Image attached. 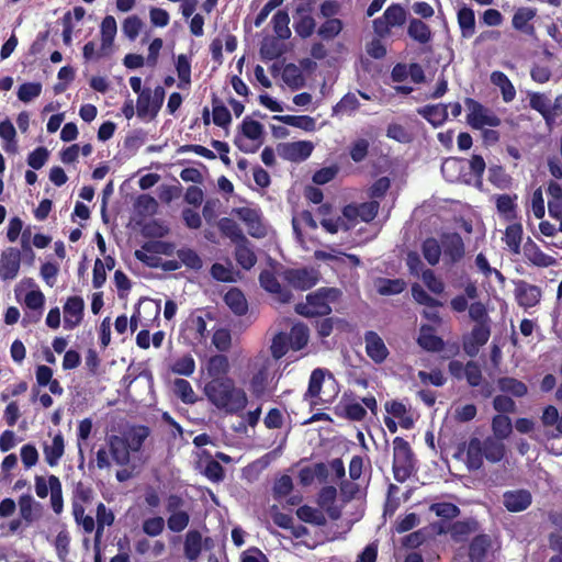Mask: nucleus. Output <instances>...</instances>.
Instances as JSON below:
<instances>
[{
	"label": "nucleus",
	"instance_id": "nucleus-38",
	"mask_svg": "<svg viewBox=\"0 0 562 562\" xmlns=\"http://www.w3.org/2000/svg\"><path fill=\"white\" fill-rule=\"evenodd\" d=\"M273 31L277 36L281 40H288L291 36V30L289 27L290 16L285 10H279L272 16L271 20Z\"/></svg>",
	"mask_w": 562,
	"mask_h": 562
},
{
	"label": "nucleus",
	"instance_id": "nucleus-22",
	"mask_svg": "<svg viewBox=\"0 0 562 562\" xmlns=\"http://www.w3.org/2000/svg\"><path fill=\"white\" fill-rule=\"evenodd\" d=\"M434 328L430 325H423L417 339L418 345L431 352H438L443 349V340L434 334Z\"/></svg>",
	"mask_w": 562,
	"mask_h": 562
},
{
	"label": "nucleus",
	"instance_id": "nucleus-18",
	"mask_svg": "<svg viewBox=\"0 0 562 562\" xmlns=\"http://www.w3.org/2000/svg\"><path fill=\"white\" fill-rule=\"evenodd\" d=\"M480 528V525L474 518H467L464 520L454 521L449 532L453 541L464 542L469 539L472 533H475Z\"/></svg>",
	"mask_w": 562,
	"mask_h": 562
},
{
	"label": "nucleus",
	"instance_id": "nucleus-14",
	"mask_svg": "<svg viewBox=\"0 0 562 562\" xmlns=\"http://www.w3.org/2000/svg\"><path fill=\"white\" fill-rule=\"evenodd\" d=\"M109 452L117 465H127L131 461V449L124 437L111 435L106 439Z\"/></svg>",
	"mask_w": 562,
	"mask_h": 562
},
{
	"label": "nucleus",
	"instance_id": "nucleus-27",
	"mask_svg": "<svg viewBox=\"0 0 562 562\" xmlns=\"http://www.w3.org/2000/svg\"><path fill=\"white\" fill-rule=\"evenodd\" d=\"M218 229L221 233L231 239V241L236 245L238 243H244L247 237L245 236L243 229L232 218L223 217L218 221Z\"/></svg>",
	"mask_w": 562,
	"mask_h": 562
},
{
	"label": "nucleus",
	"instance_id": "nucleus-57",
	"mask_svg": "<svg viewBox=\"0 0 562 562\" xmlns=\"http://www.w3.org/2000/svg\"><path fill=\"white\" fill-rule=\"evenodd\" d=\"M195 370V362L192 356L186 355L179 359H177L172 366L171 371L173 373L190 376Z\"/></svg>",
	"mask_w": 562,
	"mask_h": 562
},
{
	"label": "nucleus",
	"instance_id": "nucleus-59",
	"mask_svg": "<svg viewBox=\"0 0 562 562\" xmlns=\"http://www.w3.org/2000/svg\"><path fill=\"white\" fill-rule=\"evenodd\" d=\"M165 529V519L160 516L147 518L142 524V530L148 537H157Z\"/></svg>",
	"mask_w": 562,
	"mask_h": 562
},
{
	"label": "nucleus",
	"instance_id": "nucleus-8",
	"mask_svg": "<svg viewBox=\"0 0 562 562\" xmlns=\"http://www.w3.org/2000/svg\"><path fill=\"white\" fill-rule=\"evenodd\" d=\"M282 276L291 286L301 291L313 288L318 281L317 273L307 268L286 269Z\"/></svg>",
	"mask_w": 562,
	"mask_h": 562
},
{
	"label": "nucleus",
	"instance_id": "nucleus-17",
	"mask_svg": "<svg viewBox=\"0 0 562 562\" xmlns=\"http://www.w3.org/2000/svg\"><path fill=\"white\" fill-rule=\"evenodd\" d=\"M366 351L370 359L376 364L382 363L389 356V350L382 338L375 331L364 334Z\"/></svg>",
	"mask_w": 562,
	"mask_h": 562
},
{
	"label": "nucleus",
	"instance_id": "nucleus-53",
	"mask_svg": "<svg viewBox=\"0 0 562 562\" xmlns=\"http://www.w3.org/2000/svg\"><path fill=\"white\" fill-rule=\"evenodd\" d=\"M342 30V22L339 19H328L318 29L317 34L325 41L333 40Z\"/></svg>",
	"mask_w": 562,
	"mask_h": 562
},
{
	"label": "nucleus",
	"instance_id": "nucleus-25",
	"mask_svg": "<svg viewBox=\"0 0 562 562\" xmlns=\"http://www.w3.org/2000/svg\"><path fill=\"white\" fill-rule=\"evenodd\" d=\"M117 32L116 21L112 15H106L101 22V50L104 54L111 49Z\"/></svg>",
	"mask_w": 562,
	"mask_h": 562
},
{
	"label": "nucleus",
	"instance_id": "nucleus-33",
	"mask_svg": "<svg viewBox=\"0 0 562 562\" xmlns=\"http://www.w3.org/2000/svg\"><path fill=\"white\" fill-rule=\"evenodd\" d=\"M274 120L306 132L315 130L316 122L308 115H274Z\"/></svg>",
	"mask_w": 562,
	"mask_h": 562
},
{
	"label": "nucleus",
	"instance_id": "nucleus-60",
	"mask_svg": "<svg viewBox=\"0 0 562 562\" xmlns=\"http://www.w3.org/2000/svg\"><path fill=\"white\" fill-rule=\"evenodd\" d=\"M190 522V515L188 512H180L170 514L167 519V526L172 532L183 531Z\"/></svg>",
	"mask_w": 562,
	"mask_h": 562
},
{
	"label": "nucleus",
	"instance_id": "nucleus-2",
	"mask_svg": "<svg viewBox=\"0 0 562 562\" xmlns=\"http://www.w3.org/2000/svg\"><path fill=\"white\" fill-rule=\"evenodd\" d=\"M506 456V446L498 438L487 436L483 440L471 438L467 449V467L470 471L480 470L483 460L491 463L501 462Z\"/></svg>",
	"mask_w": 562,
	"mask_h": 562
},
{
	"label": "nucleus",
	"instance_id": "nucleus-56",
	"mask_svg": "<svg viewBox=\"0 0 562 562\" xmlns=\"http://www.w3.org/2000/svg\"><path fill=\"white\" fill-rule=\"evenodd\" d=\"M177 257L181 263L190 269L200 270L202 268V259L194 250L190 248L179 249L177 251Z\"/></svg>",
	"mask_w": 562,
	"mask_h": 562
},
{
	"label": "nucleus",
	"instance_id": "nucleus-43",
	"mask_svg": "<svg viewBox=\"0 0 562 562\" xmlns=\"http://www.w3.org/2000/svg\"><path fill=\"white\" fill-rule=\"evenodd\" d=\"M49 490H50V505L53 510L59 515L64 508L61 483L56 475L48 476Z\"/></svg>",
	"mask_w": 562,
	"mask_h": 562
},
{
	"label": "nucleus",
	"instance_id": "nucleus-3",
	"mask_svg": "<svg viewBox=\"0 0 562 562\" xmlns=\"http://www.w3.org/2000/svg\"><path fill=\"white\" fill-rule=\"evenodd\" d=\"M341 291L336 288H321L306 296V303L295 306V312L305 317L325 316L330 314V303L336 302Z\"/></svg>",
	"mask_w": 562,
	"mask_h": 562
},
{
	"label": "nucleus",
	"instance_id": "nucleus-30",
	"mask_svg": "<svg viewBox=\"0 0 562 562\" xmlns=\"http://www.w3.org/2000/svg\"><path fill=\"white\" fill-rule=\"evenodd\" d=\"M491 82L501 89L504 102L508 103L515 99V87L504 72L498 70L493 71L491 74Z\"/></svg>",
	"mask_w": 562,
	"mask_h": 562
},
{
	"label": "nucleus",
	"instance_id": "nucleus-10",
	"mask_svg": "<svg viewBox=\"0 0 562 562\" xmlns=\"http://www.w3.org/2000/svg\"><path fill=\"white\" fill-rule=\"evenodd\" d=\"M21 266V251L18 248L4 249L0 257V278L3 281L16 278Z\"/></svg>",
	"mask_w": 562,
	"mask_h": 562
},
{
	"label": "nucleus",
	"instance_id": "nucleus-35",
	"mask_svg": "<svg viewBox=\"0 0 562 562\" xmlns=\"http://www.w3.org/2000/svg\"><path fill=\"white\" fill-rule=\"evenodd\" d=\"M148 436H149L148 427L136 426V427H133L127 432V435L124 439L126 442H128V448L131 449L132 452H138L142 449L144 441L148 438Z\"/></svg>",
	"mask_w": 562,
	"mask_h": 562
},
{
	"label": "nucleus",
	"instance_id": "nucleus-51",
	"mask_svg": "<svg viewBox=\"0 0 562 562\" xmlns=\"http://www.w3.org/2000/svg\"><path fill=\"white\" fill-rule=\"evenodd\" d=\"M429 510L445 519H453L460 515V508L448 502L434 503L429 506Z\"/></svg>",
	"mask_w": 562,
	"mask_h": 562
},
{
	"label": "nucleus",
	"instance_id": "nucleus-58",
	"mask_svg": "<svg viewBox=\"0 0 562 562\" xmlns=\"http://www.w3.org/2000/svg\"><path fill=\"white\" fill-rule=\"evenodd\" d=\"M142 27L143 21L137 15H131L124 20L122 32L130 41H135Z\"/></svg>",
	"mask_w": 562,
	"mask_h": 562
},
{
	"label": "nucleus",
	"instance_id": "nucleus-26",
	"mask_svg": "<svg viewBox=\"0 0 562 562\" xmlns=\"http://www.w3.org/2000/svg\"><path fill=\"white\" fill-rule=\"evenodd\" d=\"M407 34L419 44H428L432 38L430 27L419 19H411L407 27Z\"/></svg>",
	"mask_w": 562,
	"mask_h": 562
},
{
	"label": "nucleus",
	"instance_id": "nucleus-21",
	"mask_svg": "<svg viewBox=\"0 0 562 562\" xmlns=\"http://www.w3.org/2000/svg\"><path fill=\"white\" fill-rule=\"evenodd\" d=\"M516 296L519 305L532 307L540 301L541 290L537 285L521 282L516 289Z\"/></svg>",
	"mask_w": 562,
	"mask_h": 562
},
{
	"label": "nucleus",
	"instance_id": "nucleus-32",
	"mask_svg": "<svg viewBox=\"0 0 562 562\" xmlns=\"http://www.w3.org/2000/svg\"><path fill=\"white\" fill-rule=\"evenodd\" d=\"M202 550V536L198 530H190L186 535L184 555L188 560L198 559Z\"/></svg>",
	"mask_w": 562,
	"mask_h": 562
},
{
	"label": "nucleus",
	"instance_id": "nucleus-49",
	"mask_svg": "<svg viewBox=\"0 0 562 562\" xmlns=\"http://www.w3.org/2000/svg\"><path fill=\"white\" fill-rule=\"evenodd\" d=\"M241 134L244 137L251 140H259L263 134V126L258 121L246 116L240 125Z\"/></svg>",
	"mask_w": 562,
	"mask_h": 562
},
{
	"label": "nucleus",
	"instance_id": "nucleus-15",
	"mask_svg": "<svg viewBox=\"0 0 562 562\" xmlns=\"http://www.w3.org/2000/svg\"><path fill=\"white\" fill-rule=\"evenodd\" d=\"M235 212L238 218L247 225L250 236L261 238L266 235V228L261 223L260 214L257 210L251 207H238Z\"/></svg>",
	"mask_w": 562,
	"mask_h": 562
},
{
	"label": "nucleus",
	"instance_id": "nucleus-39",
	"mask_svg": "<svg viewBox=\"0 0 562 562\" xmlns=\"http://www.w3.org/2000/svg\"><path fill=\"white\" fill-rule=\"evenodd\" d=\"M406 282L402 279L381 278L376 281V291L381 295H395L402 293Z\"/></svg>",
	"mask_w": 562,
	"mask_h": 562
},
{
	"label": "nucleus",
	"instance_id": "nucleus-47",
	"mask_svg": "<svg viewBox=\"0 0 562 562\" xmlns=\"http://www.w3.org/2000/svg\"><path fill=\"white\" fill-rule=\"evenodd\" d=\"M114 521L113 513L105 507L103 503H99L97 506V532H95V544L99 543L100 537L105 526H111Z\"/></svg>",
	"mask_w": 562,
	"mask_h": 562
},
{
	"label": "nucleus",
	"instance_id": "nucleus-42",
	"mask_svg": "<svg viewBox=\"0 0 562 562\" xmlns=\"http://www.w3.org/2000/svg\"><path fill=\"white\" fill-rule=\"evenodd\" d=\"M213 111L212 121L215 125L226 127L232 122V115L228 109L214 94L212 100Z\"/></svg>",
	"mask_w": 562,
	"mask_h": 562
},
{
	"label": "nucleus",
	"instance_id": "nucleus-40",
	"mask_svg": "<svg viewBox=\"0 0 562 562\" xmlns=\"http://www.w3.org/2000/svg\"><path fill=\"white\" fill-rule=\"evenodd\" d=\"M72 516L77 525L82 526L86 533H91L95 528V521L92 516L85 515V507L81 503L72 501Z\"/></svg>",
	"mask_w": 562,
	"mask_h": 562
},
{
	"label": "nucleus",
	"instance_id": "nucleus-12",
	"mask_svg": "<svg viewBox=\"0 0 562 562\" xmlns=\"http://www.w3.org/2000/svg\"><path fill=\"white\" fill-rule=\"evenodd\" d=\"M312 151L313 145L306 140L285 143L278 147L279 155L290 161H303L311 156Z\"/></svg>",
	"mask_w": 562,
	"mask_h": 562
},
{
	"label": "nucleus",
	"instance_id": "nucleus-37",
	"mask_svg": "<svg viewBox=\"0 0 562 562\" xmlns=\"http://www.w3.org/2000/svg\"><path fill=\"white\" fill-rule=\"evenodd\" d=\"M422 252L430 266H436L439 262L440 256L442 254L441 241H438L434 237L425 239L422 245Z\"/></svg>",
	"mask_w": 562,
	"mask_h": 562
},
{
	"label": "nucleus",
	"instance_id": "nucleus-36",
	"mask_svg": "<svg viewBox=\"0 0 562 562\" xmlns=\"http://www.w3.org/2000/svg\"><path fill=\"white\" fill-rule=\"evenodd\" d=\"M290 347L293 350H301L308 342V328L304 324H295L288 335Z\"/></svg>",
	"mask_w": 562,
	"mask_h": 562
},
{
	"label": "nucleus",
	"instance_id": "nucleus-20",
	"mask_svg": "<svg viewBox=\"0 0 562 562\" xmlns=\"http://www.w3.org/2000/svg\"><path fill=\"white\" fill-rule=\"evenodd\" d=\"M417 113L432 126L438 127L448 119V106L443 104H429L417 109Z\"/></svg>",
	"mask_w": 562,
	"mask_h": 562
},
{
	"label": "nucleus",
	"instance_id": "nucleus-62",
	"mask_svg": "<svg viewBox=\"0 0 562 562\" xmlns=\"http://www.w3.org/2000/svg\"><path fill=\"white\" fill-rule=\"evenodd\" d=\"M360 106V102L356 94L347 93L333 108L334 113H352Z\"/></svg>",
	"mask_w": 562,
	"mask_h": 562
},
{
	"label": "nucleus",
	"instance_id": "nucleus-45",
	"mask_svg": "<svg viewBox=\"0 0 562 562\" xmlns=\"http://www.w3.org/2000/svg\"><path fill=\"white\" fill-rule=\"evenodd\" d=\"M282 79L292 90H297L304 86V77L300 68L294 64L285 65Z\"/></svg>",
	"mask_w": 562,
	"mask_h": 562
},
{
	"label": "nucleus",
	"instance_id": "nucleus-1",
	"mask_svg": "<svg viewBox=\"0 0 562 562\" xmlns=\"http://www.w3.org/2000/svg\"><path fill=\"white\" fill-rule=\"evenodd\" d=\"M204 394L217 409L227 415L240 413L248 404L246 392L237 387L231 378L212 379L205 384Z\"/></svg>",
	"mask_w": 562,
	"mask_h": 562
},
{
	"label": "nucleus",
	"instance_id": "nucleus-44",
	"mask_svg": "<svg viewBox=\"0 0 562 562\" xmlns=\"http://www.w3.org/2000/svg\"><path fill=\"white\" fill-rule=\"evenodd\" d=\"M492 430L494 438L506 439L513 431L512 420L506 415H496L492 419Z\"/></svg>",
	"mask_w": 562,
	"mask_h": 562
},
{
	"label": "nucleus",
	"instance_id": "nucleus-7",
	"mask_svg": "<svg viewBox=\"0 0 562 562\" xmlns=\"http://www.w3.org/2000/svg\"><path fill=\"white\" fill-rule=\"evenodd\" d=\"M441 250L443 255V262L452 266L458 263L465 254L464 243L460 234L447 233L442 234L441 238Z\"/></svg>",
	"mask_w": 562,
	"mask_h": 562
},
{
	"label": "nucleus",
	"instance_id": "nucleus-16",
	"mask_svg": "<svg viewBox=\"0 0 562 562\" xmlns=\"http://www.w3.org/2000/svg\"><path fill=\"white\" fill-rule=\"evenodd\" d=\"M531 493L527 490L507 491L503 494V505L512 513L527 509L531 505Z\"/></svg>",
	"mask_w": 562,
	"mask_h": 562
},
{
	"label": "nucleus",
	"instance_id": "nucleus-54",
	"mask_svg": "<svg viewBox=\"0 0 562 562\" xmlns=\"http://www.w3.org/2000/svg\"><path fill=\"white\" fill-rule=\"evenodd\" d=\"M283 54L282 45L274 38L266 40L260 47L261 58L265 60H273Z\"/></svg>",
	"mask_w": 562,
	"mask_h": 562
},
{
	"label": "nucleus",
	"instance_id": "nucleus-11",
	"mask_svg": "<svg viewBox=\"0 0 562 562\" xmlns=\"http://www.w3.org/2000/svg\"><path fill=\"white\" fill-rule=\"evenodd\" d=\"M85 301L81 296H70L64 305V328L75 329L82 321Z\"/></svg>",
	"mask_w": 562,
	"mask_h": 562
},
{
	"label": "nucleus",
	"instance_id": "nucleus-34",
	"mask_svg": "<svg viewBox=\"0 0 562 562\" xmlns=\"http://www.w3.org/2000/svg\"><path fill=\"white\" fill-rule=\"evenodd\" d=\"M296 516L300 520L315 526L326 525V517L321 509L303 505L297 508Z\"/></svg>",
	"mask_w": 562,
	"mask_h": 562
},
{
	"label": "nucleus",
	"instance_id": "nucleus-4",
	"mask_svg": "<svg viewBox=\"0 0 562 562\" xmlns=\"http://www.w3.org/2000/svg\"><path fill=\"white\" fill-rule=\"evenodd\" d=\"M393 475L394 479L404 483L415 471V458L409 443L402 437L393 440Z\"/></svg>",
	"mask_w": 562,
	"mask_h": 562
},
{
	"label": "nucleus",
	"instance_id": "nucleus-61",
	"mask_svg": "<svg viewBox=\"0 0 562 562\" xmlns=\"http://www.w3.org/2000/svg\"><path fill=\"white\" fill-rule=\"evenodd\" d=\"M522 236V228L519 224L509 225L505 232V241L515 252H518Z\"/></svg>",
	"mask_w": 562,
	"mask_h": 562
},
{
	"label": "nucleus",
	"instance_id": "nucleus-28",
	"mask_svg": "<svg viewBox=\"0 0 562 562\" xmlns=\"http://www.w3.org/2000/svg\"><path fill=\"white\" fill-rule=\"evenodd\" d=\"M224 302L238 316L245 315L248 311V303L244 293L236 288L231 289L225 294Z\"/></svg>",
	"mask_w": 562,
	"mask_h": 562
},
{
	"label": "nucleus",
	"instance_id": "nucleus-64",
	"mask_svg": "<svg viewBox=\"0 0 562 562\" xmlns=\"http://www.w3.org/2000/svg\"><path fill=\"white\" fill-rule=\"evenodd\" d=\"M293 490V482L290 475H282L273 484V497L281 499L288 496Z\"/></svg>",
	"mask_w": 562,
	"mask_h": 562
},
{
	"label": "nucleus",
	"instance_id": "nucleus-50",
	"mask_svg": "<svg viewBox=\"0 0 562 562\" xmlns=\"http://www.w3.org/2000/svg\"><path fill=\"white\" fill-rule=\"evenodd\" d=\"M293 27L295 33L302 37H310L316 27L315 19L312 15H304L301 18H294Z\"/></svg>",
	"mask_w": 562,
	"mask_h": 562
},
{
	"label": "nucleus",
	"instance_id": "nucleus-46",
	"mask_svg": "<svg viewBox=\"0 0 562 562\" xmlns=\"http://www.w3.org/2000/svg\"><path fill=\"white\" fill-rule=\"evenodd\" d=\"M529 105L532 110L539 112L544 119L546 123L549 124L550 99L547 97V94L541 92H530Z\"/></svg>",
	"mask_w": 562,
	"mask_h": 562
},
{
	"label": "nucleus",
	"instance_id": "nucleus-23",
	"mask_svg": "<svg viewBox=\"0 0 562 562\" xmlns=\"http://www.w3.org/2000/svg\"><path fill=\"white\" fill-rule=\"evenodd\" d=\"M537 14V10L528 7L519 8L513 16V26L515 30L520 31L525 34L531 35L535 32V27L529 24Z\"/></svg>",
	"mask_w": 562,
	"mask_h": 562
},
{
	"label": "nucleus",
	"instance_id": "nucleus-24",
	"mask_svg": "<svg viewBox=\"0 0 562 562\" xmlns=\"http://www.w3.org/2000/svg\"><path fill=\"white\" fill-rule=\"evenodd\" d=\"M235 259L245 270H249L256 265L257 256L248 238L244 243L235 245Z\"/></svg>",
	"mask_w": 562,
	"mask_h": 562
},
{
	"label": "nucleus",
	"instance_id": "nucleus-13",
	"mask_svg": "<svg viewBox=\"0 0 562 562\" xmlns=\"http://www.w3.org/2000/svg\"><path fill=\"white\" fill-rule=\"evenodd\" d=\"M260 285L269 293L276 295L280 303H289L292 300V293L285 286H282L274 273L270 270H263L259 274Z\"/></svg>",
	"mask_w": 562,
	"mask_h": 562
},
{
	"label": "nucleus",
	"instance_id": "nucleus-31",
	"mask_svg": "<svg viewBox=\"0 0 562 562\" xmlns=\"http://www.w3.org/2000/svg\"><path fill=\"white\" fill-rule=\"evenodd\" d=\"M497 386L501 392L510 394L515 397H522L528 393L527 385L515 378H499L497 380Z\"/></svg>",
	"mask_w": 562,
	"mask_h": 562
},
{
	"label": "nucleus",
	"instance_id": "nucleus-41",
	"mask_svg": "<svg viewBox=\"0 0 562 562\" xmlns=\"http://www.w3.org/2000/svg\"><path fill=\"white\" fill-rule=\"evenodd\" d=\"M229 363L228 359L224 355H216L210 358L207 362V373L212 379L227 378Z\"/></svg>",
	"mask_w": 562,
	"mask_h": 562
},
{
	"label": "nucleus",
	"instance_id": "nucleus-9",
	"mask_svg": "<svg viewBox=\"0 0 562 562\" xmlns=\"http://www.w3.org/2000/svg\"><path fill=\"white\" fill-rule=\"evenodd\" d=\"M491 336V324H474L469 337L463 340V350L470 356L474 357L484 346Z\"/></svg>",
	"mask_w": 562,
	"mask_h": 562
},
{
	"label": "nucleus",
	"instance_id": "nucleus-48",
	"mask_svg": "<svg viewBox=\"0 0 562 562\" xmlns=\"http://www.w3.org/2000/svg\"><path fill=\"white\" fill-rule=\"evenodd\" d=\"M173 392L184 404H194L196 395L189 381L176 379L173 382Z\"/></svg>",
	"mask_w": 562,
	"mask_h": 562
},
{
	"label": "nucleus",
	"instance_id": "nucleus-63",
	"mask_svg": "<svg viewBox=\"0 0 562 562\" xmlns=\"http://www.w3.org/2000/svg\"><path fill=\"white\" fill-rule=\"evenodd\" d=\"M463 166L464 160L448 158L441 165V172L448 181L453 182L458 180V176H456L454 172L460 171Z\"/></svg>",
	"mask_w": 562,
	"mask_h": 562
},
{
	"label": "nucleus",
	"instance_id": "nucleus-19",
	"mask_svg": "<svg viewBox=\"0 0 562 562\" xmlns=\"http://www.w3.org/2000/svg\"><path fill=\"white\" fill-rule=\"evenodd\" d=\"M43 452L48 465L56 467L58 464L65 452V440L60 431L54 436L52 443H44Z\"/></svg>",
	"mask_w": 562,
	"mask_h": 562
},
{
	"label": "nucleus",
	"instance_id": "nucleus-29",
	"mask_svg": "<svg viewBox=\"0 0 562 562\" xmlns=\"http://www.w3.org/2000/svg\"><path fill=\"white\" fill-rule=\"evenodd\" d=\"M457 18L462 37H472L475 33L474 11L471 8L463 7L458 11Z\"/></svg>",
	"mask_w": 562,
	"mask_h": 562
},
{
	"label": "nucleus",
	"instance_id": "nucleus-52",
	"mask_svg": "<svg viewBox=\"0 0 562 562\" xmlns=\"http://www.w3.org/2000/svg\"><path fill=\"white\" fill-rule=\"evenodd\" d=\"M289 346H290V342H289V339H288V335L284 334V333L277 334L273 337L271 346H270L272 361L273 360H279L283 356H285V353L289 350Z\"/></svg>",
	"mask_w": 562,
	"mask_h": 562
},
{
	"label": "nucleus",
	"instance_id": "nucleus-6",
	"mask_svg": "<svg viewBox=\"0 0 562 562\" xmlns=\"http://www.w3.org/2000/svg\"><path fill=\"white\" fill-rule=\"evenodd\" d=\"M467 105L469 108L468 123L473 128L496 127L501 124V119L477 101L467 99Z\"/></svg>",
	"mask_w": 562,
	"mask_h": 562
},
{
	"label": "nucleus",
	"instance_id": "nucleus-5",
	"mask_svg": "<svg viewBox=\"0 0 562 562\" xmlns=\"http://www.w3.org/2000/svg\"><path fill=\"white\" fill-rule=\"evenodd\" d=\"M272 366V359L268 356L259 355L254 359L249 389L255 396L260 397L265 394Z\"/></svg>",
	"mask_w": 562,
	"mask_h": 562
},
{
	"label": "nucleus",
	"instance_id": "nucleus-55",
	"mask_svg": "<svg viewBox=\"0 0 562 562\" xmlns=\"http://www.w3.org/2000/svg\"><path fill=\"white\" fill-rule=\"evenodd\" d=\"M42 92V83L25 82L19 87L18 98L20 101L27 103L36 99Z\"/></svg>",
	"mask_w": 562,
	"mask_h": 562
}]
</instances>
